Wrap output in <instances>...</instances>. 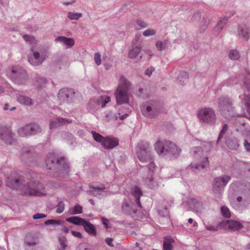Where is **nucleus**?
Masks as SVG:
<instances>
[{
  "label": "nucleus",
  "mask_w": 250,
  "mask_h": 250,
  "mask_svg": "<svg viewBox=\"0 0 250 250\" xmlns=\"http://www.w3.org/2000/svg\"><path fill=\"white\" fill-rule=\"evenodd\" d=\"M6 183L10 188L20 190L22 194L42 196L47 194L43 184L36 181L25 180L23 177L15 180L8 177Z\"/></svg>",
  "instance_id": "1"
},
{
  "label": "nucleus",
  "mask_w": 250,
  "mask_h": 250,
  "mask_svg": "<svg viewBox=\"0 0 250 250\" xmlns=\"http://www.w3.org/2000/svg\"><path fill=\"white\" fill-rule=\"evenodd\" d=\"M136 153L139 160L142 163H148V164L141 167L147 169L148 171V174L145 181L149 188H153L155 185L153 183L152 174L155 168L156 165L153 161L152 154L149 144L145 141H141L137 146Z\"/></svg>",
  "instance_id": "2"
},
{
  "label": "nucleus",
  "mask_w": 250,
  "mask_h": 250,
  "mask_svg": "<svg viewBox=\"0 0 250 250\" xmlns=\"http://www.w3.org/2000/svg\"><path fill=\"white\" fill-rule=\"evenodd\" d=\"M46 168L48 170H55L60 176L68 175L70 165L67 160L64 157H59L54 152H50L45 159Z\"/></svg>",
  "instance_id": "3"
},
{
  "label": "nucleus",
  "mask_w": 250,
  "mask_h": 250,
  "mask_svg": "<svg viewBox=\"0 0 250 250\" xmlns=\"http://www.w3.org/2000/svg\"><path fill=\"white\" fill-rule=\"evenodd\" d=\"M202 145L203 148L201 147H195L191 151L194 158L198 160L199 162L196 163H191L188 167V168L196 173L208 165V158L207 157L203 156V151L206 152H209L212 148V144L211 142H204Z\"/></svg>",
  "instance_id": "4"
},
{
  "label": "nucleus",
  "mask_w": 250,
  "mask_h": 250,
  "mask_svg": "<svg viewBox=\"0 0 250 250\" xmlns=\"http://www.w3.org/2000/svg\"><path fill=\"white\" fill-rule=\"evenodd\" d=\"M154 147L157 154L169 159L177 158L180 154L181 149L170 141H158Z\"/></svg>",
  "instance_id": "5"
},
{
  "label": "nucleus",
  "mask_w": 250,
  "mask_h": 250,
  "mask_svg": "<svg viewBox=\"0 0 250 250\" xmlns=\"http://www.w3.org/2000/svg\"><path fill=\"white\" fill-rule=\"evenodd\" d=\"M239 82H235V84L240 83L244 93L239 96L242 102L245 104L248 112L250 114V74L247 73L238 77Z\"/></svg>",
  "instance_id": "6"
},
{
  "label": "nucleus",
  "mask_w": 250,
  "mask_h": 250,
  "mask_svg": "<svg viewBox=\"0 0 250 250\" xmlns=\"http://www.w3.org/2000/svg\"><path fill=\"white\" fill-rule=\"evenodd\" d=\"M130 83L124 76H122L120 79L115 96L117 104H122L129 103V95L128 93Z\"/></svg>",
  "instance_id": "7"
},
{
  "label": "nucleus",
  "mask_w": 250,
  "mask_h": 250,
  "mask_svg": "<svg viewBox=\"0 0 250 250\" xmlns=\"http://www.w3.org/2000/svg\"><path fill=\"white\" fill-rule=\"evenodd\" d=\"M8 75L14 83L18 84H25L28 79L26 71L19 66L13 67Z\"/></svg>",
  "instance_id": "8"
},
{
  "label": "nucleus",
  "mask_w": 250,
  "mask_h": 250,
  "mask_svg": "<svg viewBox=\"0 0 250 250\" xmlns=\"http://www.w3.org/2000/svg\"><path fill=\"white\" fill-rule=\"evenodd\" d=\"M65 220L76 225L83 226L85 231L90 235L96 236L97 235L95 226L83 218L75 216L67 218Z\"/></svg>",
  "instance_id": "9"
},
{
  "label": "nucleus",
  "mask_w": 250,
  "mask_h": 250,
  "mask_svg": "<svg viewBox=\"0 0 250 250\" xmlns=\"http://www.w3.org/2000/svg\"><path fill=\"white\" fill-rule=\"evenodd\" d=\"M221 115L228 119L235 115L231 100L228 97H221L218 103Z\"/></svg>",
  "instance_id": "10"
},
{
  "label": "nucleus",
  "mask_w": 250,
  "mask_h": 250,
  "mask_svg": "<svg viewBox=\"0 0 250 250\" xmlns=\"http://www.w3.org/2000/svg\"><path fill=\"white\" fill-rule=\"evenodd\" d=\"M197 117L202 123L210 125L215 124L216 117L214 111L209 107H205L198 110Z\"/></svg>",
  "instance_id": "11"
},
{
  "label": "nucleus",
  "mask_w": 250,
  "mask_h": 250,
  "mask_svg": "<svg viewBox=\"0 0 250 250\" xmlns=\"http://www.w3.org/2000/svg\"><path fill=\"white\" fill-rule=\"evenodd\" d=\"M42 131V128L38 124L32 123L20 128L18 134L21 137H27L40 134Z\"/></svg>",
  "instance_id": "12"
},
{
  "label": "nucleus",
  "mask_w": 250,
  "mask_h": 250,
  "mask_svg": "<svg viewBox=\"0 0 250 250\" xmlns=\"http://www.w3.org/2000/svg\"><path fill=\"white\" fill-rule=\"evenodd\" d=\"M75 92L73 89L68 88H63L59 90L58 98L60 104H69L73 101Z\"/></svg>",
  "instance_id": "13"
},
{
  "label": "nucleus",
  "mask_w": 250,
  "mask_h": 250,
  "mask_svg": "<svg viewBox=\"0 0 250 250\" xmlns=\"http://www.w3.org/2000/svg\"><path fill=\"white\" fill-rule=\"evenodd\" d=\"M230 179V176L226 175L215 178L213 183V192L220 193Z\"/></svg>",
  "instance_id": "14"
},
{
  "label": "nucleus",
  "mask_w": 250,
  "mask_h": 250,
  "mask_svg": "<svg viewBox=\"0 0 250 250\" xmlns=\"http://www.w3.org/2000/svg\"><path fill=\"white\" fill-rule=\"evenodd\" d=\"M34 149L32 147H23L21 149V160L30 166H34L33 164L35 158H34Z\"/></svg>",
  "instance_id": "15"
},
{
  "label": "nucleus",
  "mask_w": 250,
  "mask_h": 250,
  "mask_svg": "<svg viewBox=\"0 0 250 250\" xmlns=\"http://www.w3.org/2000/svg\"><path fill=\"white\" fill-rule=\"evenodd\" d=\"M39 242V240L37 234L31 233L27 234L24 241L25 250H37L36 245Z\"/></svg>",
  "instance_id": "16"
},
{
  "label": "nucleus",
  "mask_w": 250,
  "mask_h": 250,
  "mask_svg": "<svg viewBox=\"0 0 250 250\" xmlns=\"http://www.w3.org/2000/svg\"><path fill=\"white\" fill-rule=\"evenodd\" d=\"M32 54L28 56V61L33 66H38L42 63L45 59V55L43 53L41 54L38 51L33 50V48H31Z\"/></svg>",
  "instance_id": "17"
},
{
  "label": "nucleus",
  "mask_w": 250,
  "mask_h": 250,
  "mask_svg": "<svg viewBox=\"0 0 250 250\" xmlns=\"http://www.w3.org/2000/svg\"><path fill=\"white\" fill-rule=\"evenodd\" d=\"M219 226L225 229H228L231 231L238 230L243 228V226L241 223L232 220L222 221L220 223Z\"/></svg>",
  "instance_id": "18"
},
{
  "label": "nucleus",
  "mask_w": 250,
  "mask_h": 250,
  "mask_svg": "<svg viewBox=\"0 0 250 250\" xmlns=\"http://www.w3.org/2000/svg\"><path fill=\"white\" fill-rule=\"evenodd\" d=\"M0 138L5 143L10 145H12L15 141L14 134L7 127H2L0 129Z\"/></svg>",
  "instance_id": "19"
},
{
  "label": "nucleus",
  "mask_w": 250,
  "mask_h": 250,
  "mask_svg": "<svg viewBox=\"0 0 250 250\" xmlns=\"http://www.w3.org/2000/svg\"><path fill=\"white\" fill-rule=\"evenodd\" d=\"M142 113L146 117L148 118H154L159 114V110L155 107L147 105L146 104L141 107Z\"/></svg>",
  "instance_id": "20"
},
{
  "label": "nucleus",
  "mask_w": 250,
  "mask_h": 250,
  "mask_svg": "<svg viewBox=\"0 0 250 250\" xmlns=\"http://www.w3.org/2000/svg\"><path fill=\"white\" fill-rule=\"evenodd\" d=\"M131 194L136 206L141 208L142 207L140 200V197L143 195L141 189L138 187L134 186L131 189Z\"/></svg>",
  "instance_id": "21"
},
{
  "label": "nucleus",
  "mask_w": 250,
  "mask_h": 250,
  "mask_svg": "<svg viewBox=\"0 0 250 250\" xmlns=\"http://www.w3.org/2000/svg\"><path fill=\"white\" fill-rule=\"evenodd\" d=\"M187 203L190 209L196 212L201 211L203 209V203L195 198H189Z\"/></svg>",
  "instance_id": "22"
},
{
  "label": "nucleus",
  "mask_w": 250,
  "mask_h": 250,
  "mask_svg": "<svg viewBox=\"0 0 250 250\" xmlns=\"http://www.w3.org/2000/svg\"><path fill=\"white\" fill-rule=\"evenodd\" d=\"M119 145V140L115 138L106 137L102 146L105 149H110Z\"/></svg>",
  "instance_id": "23"
},
{
  "label": "nucleus",
  "mask_w": 250,
  "mask_h": 250,
  "mask_svg": "<svg viewBox=\"0 0 250 250\" xmlns=\"http://www.w3.org/2000/svg\"><path fill=\"white\" fill-rule=\"evenodd\" d=\"M238 34L240 37H241L245 41H248L250 37V26L246 24L239 26Z\"/></svg>",
  "instance_id": "24"
},
{
  "label": "nucleus",
  "mask_w": 250,
  "mask_h": 250,
  "mask_svg": "<svg viewBox=\"0 0 250 250\" xmlns=\"http://www.w3.org/2000/svg\"><path fill=\"white\" fill-rule=\"evenodd\" d=\"M72 120L71 119L57 117L55 120L50 121L49 127L51 129L54 128H56L60 125H64L68 123H70L72 122Z\"/></svg>",
  "instance_id": "25"
},
{
  "label": "nucleus",
  "mask_w": 250,
  "mask_h": 250,
  "mask_svg": "<svg viewBox=\"0 0 250 250\" xmlns=\"http://www.w3.org/2000/svg\"><path fill=\"white\" fill-rule=\"evenodd\" d=\"M16 99L20 104L24 105L31 106L34 104V102L31 98L23 94H17Z\"/></svg>",
  "instance_id": "26"
},
{
  "label": "nucleus",
  "mask_w": 250,
  "mask_h": 250,
  "mask_svg": "<svg viewBox=\"0 0 250 250\" xmlns=\"http://www.w3.org/2000/svg\"><path fill=\"white\" fill-rule=\"evenodd\" d=\"M225 143L227 146L232 150H236L239 146L237 139L234 137H227Z\"/></svg>",
  "instance_id": "27"
},
{
  "label": "nucleus",
  "mask_w": 250,
  "mask_h": 250,
  "mask_svg": "<svg viewBox=\"0 0 250 250\" xmlns=\"http://www.w3.org/2000/svg\"><path fill=\"white\" fill-rule=\"evenodd\" d=\"M56 42H60L67 46V48H71L75 43L74 40L72 38H67L64 36H59L55 39Z\"/></svg>",
  "instance_id": "28"
},
{
  "label": "nucleus",
  "mask_w": 250,
  "mask_h": 250,
  "mask_svg": "<svg viewBox=\"0 0 250 250\" xmlns=\"http://www.w3.org/2000/svg\"><path fill=\"white\" fill-rule=\"evenodd\" d=\"M110 98L108 96L106 97H100V98L97 99H91V104H94L99 106V108L100 106L102 108L104 107L106 104L109 102Z\"/></svg>",
  "instance_id": "29"
},
{
  "label": "nucleus",
  "mask_w": 250,
  "mask_h": 250,
  "mask_svg": "<svg viewBox=\"0 0 250 250\" xmlns=\"http://www.w3.org/2000/svg\"><path fill=\"white\" fill-rule=\"evenodd\" d=\"M170 42L168 39L158 41L155 44L156 48L158 51H161L167 49L170 45Z\"/></svg>",
  "instance_id": "30"
},
{
  "label": "nucleus",
  "mask_w": 250,
  "mask_h": 250,
  "mask_svg": "<svg viewBox=\"0 0 250 250\" xmlns=\"http://www.w3.org/2000/svg\"><path fill=\"white\" fill-rule=\"evenodd\" d=\"M228 21V18L227 17H223L220 18L217 25L214 27V31L216 33L215 34H219L227 23Z\"/></svg>",
  "instance_id": "31"
},
{
  "label": "nucleus",
  "mask_w": 250,
  "mask_h": 250,
  "mask_svg": "<svg viewBox=\"0 0 250 250\" xmlns=\"http://www.w3.org/2000/svg\"><path fill=\"white\" fill-rule=\"evenodd\" d=\"M175 242L174 239L170 236L165 237L163 242V250H173L172 244Z\"/></svg>",
  "instance_id": "32"
},
{
  "label": "nucleus",
  "mask_w": 250,
  "mask_h": 250,
  "mask_svg": "<svg viewBox=\"0 0 250 250\" xmlns=\"http://www.w3.org/2000/svg\"><path fill=\"white\" fill-rule=\"evenodd\" d=\"M89 194L97 197L101 195V192L105 189V187L102 185L101 186H90Z\"/></svg>",
  "instance_id": "33"
},
{
  "label": "nucleus",
  "mask_w": 250,
  "mask_h": 250,
  "mask_svg": "<svg viewBox=\"0 0 250 250\" xmlns=\"http://www.w3.org/2000/svg\"><path fill=\"white\" fill-rule=\"evenodd\" d=\"M242 195L243 197L242 196H239L237 198L236 200L239 203L241 202L240 204H241L243 206L246 207L250 203V194H249L248 196H246V195L244 193H242Z\"/></svg>",
  "instance_id": "34"
},
{
  "label": "nucleus",
  "mask_w": 250,
  "mask_h": 250,
  "mask_svg": "<svg viewBox=\"0 0 250 250\" xmlns=\"http://www.w3.org/2000/svg\"><path fill=\"white\" fill-rule=\"evenodd\" d=\"M178 80L181 84H186L188 80V74L186 72H181L178 77Z\"/></svg>",
  "instance_id": "35"
},
{
  "label": "nucleus",
  "mask_w": 250,
  "mask_h": 250,
  "mask_svg": "<svg viewBox=\"0 0 250 250\" xmlns=\"http://www.w3.org/2000/svg\"><path fill=\"white\" fill-rule=\"evenodd\" d=\"M141 51V47L140 46H136L131 49L128 53V57L130 59L135 58Z\"/></svg>",
  "instance_id": "36"
},
{
  "label": "nucleus",
  "mask_w": 250,
  "mask_h": 250,
  "mask_svg": "<svg viewBox=\"0 0 250 250\" xmlns=\"http://www.w3.org/2000/svg\"><path fill=\"white\" fill-rule=\"evenodd\" d=\"M123 211L127 214L131 213V212H135V211L132 208L131 204L127 202H125L122 205Z\"/></svg>",
  "instance_id": "37"
},
{
  "label": "nucleus",
  "mask_w": 250,
  "mask_h": 250,
  "mask_svg": "<svg viewBox=\"0 0 250 250\" xmlns=\"http://www.w3.org/2000/svg\"><path fill=\"white\" fill-rule=\"evenodd\" d=\"M46 79L41 76H37L35 80V85L38 87L42 88L43 84L46 83Z\"/></svg>",
  "instance_id": "38"
},
{
  "label": "nucleus",
  "mask_w": 250,
  "mask_h": 250,
  "mask_svg": "<svg viewBox=\"0 0 250 250\" xmlns=\"http://www.w3.org/2000/svg\"><path fill=\"white\" fill-rule=\"evenodd\" d=\"M228 126L227 124H224L223 127L219 133L217 140L216 141V144L219 145L221 140L223 138V136L227 131Z\"/></svg>",
  "instance_id": "39"
},
{
  "label": "nucleus",
  "mask_w": 250,
  "mask_h": 250,
  "mask_svg": "<svg viewBox=\"0 0 250 250\" xmlns=\"http://www.w3.org/2000/svg\"><path fill=\"white\" fill-rule=\"evenodd\" d=\"M91 133L95 141L98 143H101V145H102L105 139V137H103L101 134L97 133L94 131H92Z\"/></svg>",
  "instance_id": "40"
},
{
  "label": "nucleus",
  "mask_w": 250,
  "mask_h": 250,
  "mask_svg": "<svg viewBox=\"0 0 250 250\" xmlns=\"http://www.w3.org/2000/svg\"><path fill=\"white\" fill-rule=\"evenodd\" d=\"M210 22V20L208 18L205 19L204 18L200 22V31L201 32H204L205 29L208 27V24Z\"/></svg>",
  "instance_id": "41"
},
{
  "label": "nucleus",
  "mask_w": 250,
  "mask_h": 250,
  "mask_svg": "<svg viewBox=\"0 0 250 250\" xmlns=\"http://www.w3.org/2000/svg\"><path fill=\"white\" fill-rule=\"evenodd\" d=\"M229 57L231 60H237L240 57L239 52L236 50H231L229 51Z\"/></svg>",
  "instance_id": "42"
},
{
  "label": "nucleus",
  "mask_w": 250,
  "mask_h": 250,
  "mask_svg": "<svg viewBox=\"0 0 250 250\" xmlns=\"http://www.w3.org/2000/svg\"><path fill=\"white\" fill-rule=\"evenodd\" d=\"M82 17V14L80 13L69 12L67 14V17L71 20H78Z\"/></svg>",
  "instance_id": "43"
},
{
  "label": "nucleus",
  "mask_w": 250,
  "mask_h": 250,
  "mask_svg": "<svg viewBox=\"0 0 250 250\" xmlns=\"http://www.w3.org/2000/svg\"><path fill=\"white\" fill-rule=\"evenodd\" d=\"M23 38L27 43L30 44H34L36 43L37 41L32 36L25 34L23 36Z\"/></svg>",
  "instance_id": "44"
},
{
  "label": "nucleus",
  "mask_w": 250,
  "mask_h": 250,
  "mask_svg": "<svg viewBox=\"0 0 250 250\" xmlns=\"http://www.w3.org/2000/svg\"><path fill=\"white\" fill-rule=\"evenodd\" d=\"M63 223V221L60 220H53L50 219L44 222V224L45 225H52V226H57L62 225Z\"/></svg>",
  "instance_id": "45"
},
{
  "label": "nucleus",
  "mask_w": 250,
  "mask_h": 250,
  "mask_svg": "<svg viewBox=\"0 0 250 250\" xmlns=\"http://www.w3.org/2000/svg\"><path fill=\"white\" fill-rule=\"evenodd\" d=\"M201 16L202 11L201 10H197L193 14L191 18V21L193 22H197L201 19Z\"/></svg>",
  "instance_id": "46"
},
{
  "label": "nucleus",
  "mask_w": 250,
  "mask_h": 250,
  "mask_svg": "<svg viewBox=\"0 0 250 250\" xmlns=\"http://www.w3.org/2000/svg\"><path fill=\"white\" fill-rule=\"evenodd\" d=\"M221 211L222 215L225 218H229L231 216L229 209L226 206H223L221 207Z\"/></svg>",
  "instance_id": "47"
},
{
  "label": "nucleus",
  "mask_w": 250,
  "mask_h": 250,
  "mask_svg": "<svg viewBox=\"0 0 250 250\" xmlns=\"http://www.w3.org/2000/svg\"><path fill=\"white\" fill-rule=\"evenodd\" d=\"M59 241L60 244V248H59L58 250H65V248L67 247L65 237L63 236L59 237Z\"/></svg>",
  "instance_id": "48"
},
{
  "label": "nucleus",
  "mask_w": 250,
  "mask_h": 250,
  "mask_svg": "<svg viewBox=\"0 0 250 250\" xmlns=\"http://www.w3.org/2000/svg\"><path fill=\"white\" fill-rule=\"evenodd\" d=\"M64 209V204L62 201H60L57 205V208L56 212L57 213H62Z\"/></svg>",
  "instance_id": "49"
},
{
  "label": "nucleus",
  "mask_w": 250,
  "mask_h": 250,
  "mask_svg": "<svg viewBox=\"0 0 250 250\" xmlns=\"http://www.w3.org/2000/svg\"><path fill=\"white\" fill-rule=\"evenodd\" d=\"M156 34V31L153 29H148L144 31L143 34L145 37L154 36Z\"/></svg>",
  "instance_id": "50"
},
{
  "label": "nucleus",
  "mask_w": 250,
  "mask_h": 250,
  "mask_svg": "<svg viewBox=\"0 0 250 250\" xmlns=\"http://www.w3.org/2000/svg\"><path fill=\"white\" fill-rule=\"evenodd\" d=\"M83 212V208L82 206L79 205H76L74 208L73 212L71 213V214H81Z\"/></svg>",
  "instance_id": "51"
},
{
  "label": "nucleus",
  "mask_w": 250,
  "mask_h": 250,
  "mask_svg": "<svg viewBox=\"0 0 250 250\" xmlns=\"http://www.w3.org/2000/svg\"><path fill=\"white\" fill-rule=\"evenodd\" d=\"M94 61L97 65H100L102 63L101 55L99 52L94 54Z\"/></svg>",
  "instance_id": "52"
},
{
  "label": "nucleus",
  "mask_w": 250,
  "mask_h": 250,
  "mask_svg": "<svg viewBox=\"0 0 250 250\" xmlns=\"http://www.w3.org/2000/svg\"><path fill=\"white\" fill-rule=\"evenodd\" d=\"M87 108L90 110L92 111H94L95 110H98L99 107L96 104H91V100L89 101L87 104Z\"/></svg>",
  "instance_id": "53"
},
{
  "label": "nucleus",
  "mask_w": 250,
  "mask_h": 250,
  "mask_svg": "<svg viewBox=\"0 0 250 250\" xmlns=\"http://www.w3.org/2000/svg\"><path fill=\"white\" fill-rule=\"evenodd\" d=\"M137 24L142 28H145L148 26V24L142 20H138L136 21Z\"/></svg>",
  "instance_id": "54"
},
{
  "label": "nucleus",
  "mask_w": 250,
  "mask_h": 250,
  "mask_svg": "<svg viewBox=\"0 0 250 250\" xmlns=\"http://www.w3.org/2000/svg\"><path fill=\"white\" fill-rule=\"evenodd\" d=\"M237 189L238 187L235 184H232L229 187V192L232 194H235L236 192L237 191Z\"/></svg>",
  "instance_id": "55"
},
{
  "label": "nucleus",
  "mask_w": 250,
  "mask_h": 250,
  "mask_svg": "<svg viewBox=\"0 0 250 250\" xmlns=\"http://www.w3.org/2000/svg\"><path fill=\"white\" fill-rule=\"evenodd\" d=\"M77 249L78 250H90L87 248V244L85 243H80L78 246Z\"/></svg>",
  "instance_id": "56"
},
{
  "label": "nucleus",
  "mask_w": 250,
  "mask_h": 250,
  "mask_svg": "<svg viewBox=\"0 0 250 250\" xmlns=\"http://www.w3.org/2000/svg\"><path fill=\"white\" fill-rule=\"evenodd\" d=\"M46 217V215L45 214L37 213L33 215V218L34 219L36 220V219H39L45 218Z\"/></svg>",
  "instance_id": "57"
},
{
  "label": "nucleus",
  "mask_w": 250,
  "mask_h": 250,
  "mask_svg": "<svg viewBox=\"0 0 250 250\" xmlns=\"http://www.w3.org/2000/svg\"><path fill=\"white\" fill-rule=\"evenodd\" d=\"M102 223L103 224V225H104V226L105 227V228L106 229H108L110 228V226H109V220L104 217H102Z\"/></svg>",
  "instance_id": "58"
},
{
  "label": "nucleus",
  "mask_w": 250,
  "mask_h": 250,
  "mask_svg": "<svg viewBox=\"0 0 250 250\" xmlns=\"http://www.w3.org/2000/svg\"><path fill=\"white\" fill-rule=\"evenodd\" d=\"M154 70L155 68L154 67H150L146 70L145 74L146 75H147L148 76L150 77L151 75L152 72L154 71Z\"/></svg>",
  "instance_id": "59"
},
{
  "label": "nucleus",
  "mask_w": 250,
  "mask_h": 250,
  "mask_svg": "<svg viewBox=\"0 0 250 250\" xmlns=\"http://www.w3.org/2000/svg\"><path fill=\"white\" fill-rule=\"evenodd\" d=\"M206 228L207 230L212 231H217L219 230V227H215L211 225L206 226Z\"/></svg>",
  "instance_id": "60"
},
{
  "label": "nucleus",
  "mask_w": 250,
  "mask_h": 250,
  "mask_svg": "<svg viewBox=\"0 0 250 250\" xmlns=\"http://www.w3.org/2000/svg\"><path fill=\"white\" fill-rule=\"evenodd\" d=\"M158 213H159V215H161V216H166L168 214V211L167 207L165 208L164 211L159 210L158 211Z\"/></svg>",
  "instance_id": "61"
},
{
  "label": "nucleus",
  "mask_w": 250,
  "mask_h": 250,
  "mask_svg": "<svg viewBox=\"0 0 250 250\" xmlns=\"http://www.w3.org/2000/svg\"><path fill=\"white\" fill-rule=\"evenodd\" d=\"M244 146L248 152H250V143L247 140H245L244 142Z\"/></svg>",
  "instance_id": "62"
},
{
  "label": "nucleus",
  "mask_w": 250,
  "mask_h": 250,
  "mask_svg": "<svg viewBox=\"0 0 250 250\" xmlns=\"http://www.w3.org/2000/svg\"><path fill=\"white\" fill-rule=\"evenodd\" d=\"M71 233L73 236L77 238H82L83 237L82 233L78 231L72 230Z\"/></svg>",
  "instance_id": "63"
},
{
  "label": "nucleus",
  "mask_w": 250,
  "mask_h": 250,
  "mask_svg": "<svg viewBox=\"0 0 250 250\" xmlns=\"http://www.w3.org/2000/svg\"><path fill=\"white\" fill-rule=\"evenodd\" d=\"M113 241V239L111 238H106L105 239V242L110 247H113L114 245H113V244L112 243V242Z\"/></svg>",
  "instance_id": "64"
}]
</instances>
